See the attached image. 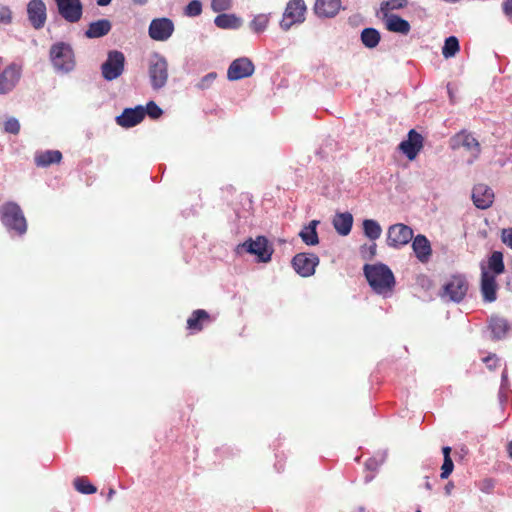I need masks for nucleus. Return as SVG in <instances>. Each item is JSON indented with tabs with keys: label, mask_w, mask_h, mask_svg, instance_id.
Returning <instances> with one entry per match:
<instances>
[{
	"label": "nucleus",
	"mask_w": 512,
	"mask_h": 512,
	"mask_svg": "<svg viewBox=\"0 0 512 512\" xmlns=\"http://www.w3.org/2000/svg\"><path fill=\"white\" fill-rule=\"evenodd\" d=\"M363 271L375 293L386 295L392 292L395 286V277L387 265L383 263L365 264Z\"/></svg>",
	"instance_id": "obj_1"
},
{
	"label": "nucleus",
	"mask_w": 512,
	"mask_h": 512,
	"mask_svg": "<svg viewBox=\"0 0 512 512\" xmlns=\"http://www.w3.org/2000/svg\"><path fill=\"white\" fill-rule=\"evenodd\" d=\"M0 219L8 230L23 235L27 231V221L20 206L15 202H6L0 207Z\"/></svg>",
	"instance_id": "obj_2"
},
{
	"label": "nucleus",
	"mask_w": 512,
	"mask_h": 512,
	"mask_svg": "<svg viewBox=\"0 0 512 512\" xmlns=\"http://www.w3.org/2000/svg\"><path fill=\"white\" fill-rule=\"evenodd\" d=\"M50 58L54 68L61 72H70L75 67V56L71 46L64 42L52 45Z\"/></svg>",
	"instance_id": "obj_3"
},
{
	"label": "nucleus",
	"mask_w": 512,
	"mask_h": 512,
	"mask_svg": "<svg viewBox=\"0 0 512 512\" xmlns=\"http://www.w3.org/2000/svg\"><path fill=\"white\" fill-rule=\"evenodd\" d=\"M148 74L154 90L163 88L168 80V62L159 53H153L148 62Z\"/></svg>",
	"instance_id": "obj_4"
},
{
	"label": "nucleus",
	"mask_w": 512,
	"mask_h": 512,
	"mask_svg": "<svg viewBox=\"0 0 512 512\" xmlns=\"http://www.w3.org/2000/svg\"><path fill=\"white\" fill-rule=\"evenodd\" d=\"M306 11L307 7L303 0H290L280 21L281 29L288 31L293 25L303 23Z\"/></svg>",
	"instance_id": "obj_5"
},
{
	"label": "nucleus",
	"mask_w": 512,
	"mask_h": 512,
	"mask_svg": "<svg viewBox=\"0 0 512 512\" xmlns=\"http://www.w3.org/2000/svg\"><path fill=\"white\" fill-rule=\"evenodd\" d=\"M414 236L413 229L403 223H396L389 226L387 230L386 243L394 249H401L406 246Z\"/></svg>",
	"instance_id": "obj_6"
},
{
	"label": "nucleus",
	"mask_w": 512,
	"mask_h": 512,
	"mask_svg": "<svg viewBox=\"0 0 512 512\" xmlns=\"http://www.w3.org/2000/svg\"><path fill=\"white\" fill-rule=\"evenodd\" d=\"M468 288L469 284L464 276L454 275L443 285L440 296L454 302H460L466 296Z\"/></svg>",
	"instance_id": "obj_7"
},
{
	"label": "nucleus",
	"mask_w": 512,
	"mask_h": 512,
	"mask_svg": "<svg viewBox=\"0 0 512 512\" xmlns=\"http://www.w3.org/2000/svg\"><path fill=\"white\" fill-rule=\"evenodd\" d=\"M125 56L122 52L113 50L108 53L106 61L101 65L102 76L107 81L117 79L124 71Z\"/></svg>",
	"instance_id": "obj_8"
},
{
	"label": "nucleus",
	"mask_w": 512,
	"mask_h": 512,
	"mask_svg": "<svg viewBox=\"0 0 512 512\" xmlns=\"http://www.w3.org/2000/svg\"><path fill=\"white\" fill-rule=\"evenodd\" d=\"M240 247L246 252L256 255L260 262H269L273 254V248L265 236H258L254 240L249 238Z\"/></svg>",
	"instance_id": "obj_9"
},
{
	"label": "nucleus",
	"mask_w": 512,
	"mask_h": 512,
	"mask_svg": "<svg viewBox=\"0 0 512 512\" xmlns=\"http://www.w3.org/2000/svg\"><path fill=\"white\" fill-rule=\"evenodd\" d=\"M450 146L452 149L463 147L470 152L472 155V160L469 161L470 163L477 159L481 153V146L478 140L473 137L471 133L464 130L451 138Z\"/></svg>",
	"instance_id": "obj_10"
},
{
	"label": "nucleus",
	"mask_w": 512,
	"mask_h": 512,
	"mask_svg": "<svg viewBox=\"0 0 512 512\" xmlns=\"http://www.w3.org/2000/svg\"><path fill=\"white\" fill-rule=\"evenodd\" d=\"M59 15L69 23H77L82 18L83 5L81 0H54Z\"/></svg>",
	"instance_id": "obj_11"
},
{
	"label": "nucleus",
	"mask_w": 512,
	"mask_h": 512,
	"mask_svg": "<svg viewBox=\"0 0 512 512\" xmlns=\"http://www.w3.org/2000/svg\"><path fill=\"white\" fill-rule=\"evenodd\" d=\"M319 258L315 254L299 253L292 259V266L302 277H309L315 273Z\"/></svg>",
	"instance_id": "obj_12"
},
{
	"label": "nucleus",
	"mask_w": 512,
	"mask_h": 512,
	"mask_svg": "<svg viewBox=\"0 0 512 512\" xmlns=\"http://www.w3.org/2000/svg\"><path fill=\"white\" fill-rule=\"evenodd\" d=\"M148 32L153 40L166 41L174 32V24L169 18H156L151 21Z\"/></svg>",
	"instance_id": "obj_13"
},
{
	"label": "nucleus",
	"mask_w": 512,
	"mask_h": 512,
	"mask_svg": "<svg viewBox=\"0 0 512 512\" xmlns=\"http://www.w3.org/2000/svg\"><path fill=\"white\" fill-rule=\"evenodd\" d=\"M423 142V136L416 130L411 129L408 132L407 139L402 141L398 148L409 160H414L422 150Z\"/></svg>",
	"instance_id": "obj_14"
},
{
	"label": "nucleus",
	"mask_w": 512,
	"mask_h": 512,
	"mask_svg": "<svg viewBox=\"0 0 512 512\" xmlns=\"http://www.w3.org/2000/svg\"><path fill=\"white\" fill-rule=\"evenodd\" d=\"M254 64L249 58L241 57L235 59L229 66L227 78L231 81L250 77L254 73Z\"/></svg>",
	"instance_id": "obj_15"
},
{
	"label": "nucleus",
	"mask_w": 512,
	"mask_h": 512,
	"mask_svg": "<svg viewBox=\"0 0 512 512\" xmlns=\"http://www.w3.org/2000/svg\"><path fill=\"white\" fill-rule=\"evenodd\" d=\"M27 15L34 29L43 28L47 19L45 3L42 0H30L27 4Z\"/></svg>",
	"instance_id": "obj_16"
},
{
	"label": "nucleus",
	"mask_w": 512,
	"mask_h": 512,
	"mask_svg": "<svg viewBox=\"0 0 512 512\" xmlns=\"http://www.w3.org/2000/svg\"><path fill=\"white\" fill-rule=\"evenodd\" d=\"M21 77V67L15 63L8 65L0 73V94L12 91Z\"/></svg>",
	"instance_id": "obj_17"
},
{
	"label": "nucleus",
	"mask_w": 512,
	"mask_h": 512,
	"mask_svg": "<svg viewBox=\"0 0 512 512\" xmlns=\"http://www.w3.org/2000/svg\"><path fill=\"white\" fill-rule=\"evenodd\" d=\"M481 294L485 302H494L497 299L498 285L495 275L491 274L487 268L481 266Z\"/></svg>",
	"instance_id": "obj_18"
},
{
	"label": "nucleus",
	"mask_w": 512,
	"mask_h": 512,
	"mask_svg": "<svg viewBox=\"0 0 512 512\" xmlns=\"http://www.w3.org/2000/svg\"><path fill=\"white\" fill-rule=\"evenodd\" d=\"M145 109L138 105L134 108H125L121 115L116 117V123L123 128H131L143 121Z\"/></svg>",
	"instance_id": "obj_19"
},
{
	"label": "nucleus",
	"mask_w": 512,
	"mask_h": 512,
	"mask_svg": "<svg viewBox=\"0 0 512 512\" xmlns=\"http://www.w3.org/2000/svg\"><path fill=\"white\" fill-rule=\"evenodd\" d=\"M493 190L485 184H477L472 190V200L479 209H488L494 202Z\"/></svg>",
	"instance_id": "obj_20"
},
{
	"label": "nucleus",
	"mask_w": 512,
	"mask_h": 512,
	"mask_svg": "<svg viewBox=\"0 0 512 512\" xmlns=\"http://www.w3.org/2000/svg\"><path fill=\"white\" fill-rule=\"evenodd\" d=\"M412 249L415 253L416 258L421 263H427L432 255L431 243L425 235L418 234L413 236Z\"/></svg>",
	"instance_id": "obj_21"
},
{
	"label": "nucleus",
	"mask_w": 512,
	"mask_h": 512,
	"mask_svg": "<svg viewBox=\"0 0 512 512\" xmlns=\"http://www.w3.org/2000/svg\"><path fill=\"white\" fill-rule=\"evenodd\" d=\"M210 314L204 309L194 310L187 319V329L191 333H198L203 330L204 326L211 323Z\"/></svg>",
	"instance_id": "obj_22"
},
{
	"label": "nucleus",
	"mask_w": 512,
	"mask_h": 512,
	"mask_svg": "<svg viewBox=\"0 0 512 512\" xmlns=\"http://www.w3.org/2000/svg\"><path fill=\"white\" fill-rule=\"evenodd\" d=\"M381 19L390 32L407 35L411 30L409 22L398 15L381 16Z\"/></svg>",
	"instance_id": "obj_23"
},
{
	"label": "nucleus",
	"mask_w": 512,
	"mask_h": 512,
	"mask_svg": "<svg viewBox=\"0 0 512 512\" xmlns=\"http://www.w3.org/2000/svg\"><path fill=\"white\" fill-rule=\"evenodd\" d=\"M340 7L341 0H316L314 11L320 17H334Z\"/></svg>",
	"instance_id": "obj_24"
},
{
	"label": "nucleus",
	"mask_w": 512,
	"mask_h": 512,
	"mask_svg": "<svg viewBox=\"0 0 512 512\" xmlns=\"http://www.w3.org/2000/svg\"><path fill=\"white\" fill-rule=\"evenodd\" d=\"M112 29V23L108 19H99L91 22L85 31V37L89 39L106 36Z\"/></svg>",
	"instance_id": "obj_25"
},
{
	"label": "nucleus",
	"mask_w": 512,
	"mask_h": 512,
	"mask_svg": "<svg viewBox=\"0 0 512 512\" xmlns=\"http://www.w3.org/2000/svg\"><path fill=\"white\" fill-rule=\"evenodd\" d=\"M353 216L349 212L337 213L333 218V226L338 234L346 236L351 232Z\"/></svg>",
	"instance_id": "obj_26"
},
{
	"label": "nucleus",
	"mask_w": 512,
	"mask_h": 512,
	"mask_svg": "<svg viewBox=\"0 0 512 512\" xmlns=\"http://www.w3.org/2000/svg\"><path fill=\"white\" fill-rule=\"evenodd\" d=\"M62 160V153L59 150H46L35 155L34 161L38 167H48L52 164H59Z\"/></svg>",
	"instance_id": "obj_27"
},
{
	"label": "nucleus",
	"mask_w": 512,
	"mask_h": 512,
	"mask_svg": "<svg viewBox=\"0 0 512 512\" xmlns=\"http://www.w3.org/2000/svg\"><path fill=\"white\" fill-rule=\"evenodd\" d=\"M489 328L495 339H502L509 331V324L506 319L500 316H492L489 321Z\"/></svg>",
	"instance_id": "obj_28"
},
{
	"label": "nucleus",
	"mask_w": 512,
	"mask_h": 512,
	"mask_svg": "<svg viewBox=\"0 0 512 512\" xmlns=\"http://www.w3.org/2000/svg\"><path fill=\"white\" fill-rule=\"evenodd\" d=\"M214 23L220 29H238L242 20L234 14L222 13L215 17Z\"/></svg>",
	"instance_id": "obj_29"
},
{
	"label": "nucleus",
	"mask_w": 512,
	"mask_h": 512,
	"mask_svg": "<svg viewBox=\"0 0 512 512\" xmlns=\"http://www.w3.org/2000/svg\"><path fill=\"white\" fill-rule=\"evenodd\" d=\"M318 220H312L307 226H305L299 233L300 238L306 245H317L319 243L317 225Z\"/></svg>",
	"instance_id": "obj_30"
},
{
	"label": "nucleus",
	"mask_w": 512,
	"mask_h": 512,
	"mask_svg": "<svg viewBox=\"0 0 512 512\" xmlns=\"http://www.w3.org/2000/svg\"><path fill=\"white\" fill-rule=\"evenodd\" d=\"M408 5V0H386L381 2L379 11L377 15L381 16H391L393 15L391 12L394 10H400Z\"/></svg>",
	"instance_id": "obj_31"
},
{
	"label": "nucleus",
	"mask_w": 512,
	"mask_h": 512,
	"mask_svg": "<svg viewBox=\"0 0 512 512\" xmlns=\"http://www.w3.org/2000/svg\"><path fill=\"white\" fill-rule=\"evenodd\" d=\"M362 226L364 235L371 241H375L381 236L382 228L376 220L365 219Z\"/></svg>",
	"instance_id": "obj_32"
},
{
	"label": "nucleus",
	"mask_w": 512,
	"mask_h": 512,
	"mask_svg": "<svg viewBox=\"0 0 512 512\" xmlns=\"http://www.w3.org/2000/svg\"><path fill=\"white\" fill-rule=\"evenodd\" d=\"M488 268L493 271L495 275L502 274L505 270V265L503 262V254L500 251L492 252L491 256L488 259Z\"/></svg>",
	"instance_id": "obj_33"
},
{
	"label": "nucleus",
	"mask_w": 512,
	"mask_h": 512,
	"mask_svg": "<svg viewBox=\"0 0 512 512\" xmlns=\"http://www.w3.org/2000/svg\"><path fill=\"white\" fill-rule=\"evenodd\" d=\"M361 40L367 48H374L380 41V33L374 28H365L361 33Z\"/></svg>",
	"instance_id": "obj_34"
},
{
	"label": "nucleus",
	"mask_w": 512,
	"mask_h": 512,
	"mask_svg": "<svg viewBox=\"0 0 512 512\" xmlns=\"http://www.w3.org/2000/svg\"><path fill=\"white\" fill-rule=\"evenodd\" d=\"M459 41L455 36H450L446 38L444 42V46L442 48V55L445 58H451L454 57L457 52L459 51Z\"/></svg>",
	"instance_id": "obj_35"
},
{
	"label": "nucleus",
	"mask_w": 512,
	"mask_h": 512,
	"mask_svg": "<svg viewBox=\"0 0 512 512\" xmlns=\"http://www.w3.org/2000/svg\"><path fill=\"white\" fill-rule=\"evenodd\" d=\"M75 489L82 494H93L97 488L86 477H77L74 480Z\"/></svg>",
	"instance_id": "obj_36"
},
{
	"label": "nucleus",
	"mask_w": 512,
	"mask_h": 512,
	"mask_svg": "<svg viewBox=\"0 0 512 512\" xmlns=\"http://www.w3.org/2000/svg\"><path fill=\"white\" fill-rule=\"evenodd\" d=\"M268 22L269 18L267 15L259 14L251 21L250 27L255 33H261L267 28Z\"/></svg>",
	"instance_id": "obj_37"
},
{
	"label": "nucleus",
	"mask_w": 512,
	"mask_h": 512,
	"mask_svg": "<svg viewBox=\"0 0 512 512\" xmlns=\"http://www.w3.org/2000/svg\"><path fill=\"white\" fill-rule=\"evenodd\" d=\"M376 249H377V245L375 242H373L369 245H367V244L362 245L360 247L361 257L367 261L372 260L376 255Z\"/></svg>",
	"instance_id": "obj_38"
},
{
	"label": "nucleus",
	"mask_w": 512,
	"mask_h": 512,
	"mask_svg": "<svg viewBox=\"0 0 512 512\" xmlns=\"http://www.w3.org/2000/svg\"><path fill=\"white\" fill-rule=\"evenodd\" d=\"M144 109L145 115L147 114L152 119H158L163 114L162 109L154 101H149Z\"/></svg>",
	"instance_id": "obj_39"
},
{
	"label": "nucleus",
	"mask_w": 512,
	"mask_h": 512,
	"mask_svg": "<svg viewBox=\"0 0 512 512\" xmlns=\"http://www.w3.org/2000/svg\"><path fill=\"white\" fill-rule=\"evenodd\" d=\"M202 12V4L198 0H192L185 8V14L189 17L199 16Z\"/></svg>",
	"instance_id": "obj_40"
},
{
	"label": "nucleus",
	"mask_w": 512,
	"mask_h": 512,
	"mask_svg": "<svg viewBox=\"0 0 512 512\" xmlns=\"http://www.w3.org/2000/svg\"><path fill=\"white\" fill-rule=\"evenodd\" d=\"M232 0H211V9L214 12H223L231 9Z\"/></svg>",
	"instance_id": "obj_41"
},
{
	"label": "nucleus",
	"mask_w": 512,
	"mask_h": 512,
	"mask_svg": "<svg viewBox=\"0 0 512 512\" xmlns=\"http://www.w3.org/2000/svg\"><path fill=\"white\" fill-rule=\"evenodd\" d=\"M4 131L17 135L20 132V123L16 118H9L4 122Z\"/></svg>",
	"instance_id": "obj_42"
},
{
	"label": "nucleus",
	"mask_w": 512,
	"mask_h": 512,
	"mask_svg": "<svg viewBox=\"0 0 512 512\" xmlns=\"http://www.w3.org/2000/svg\"><path fill=\"white\" fill-rule=\"evenodd\" d=\"M453 469H454V464H453L451 457L444 458V461H443V464L441 467V474H440L441 479H447L450 476V474L453 472Z\"/></svg>",
	"instance_id": "obj_43"
},
{
	"label": "nucleus",
	"mask_w": 512,
	"mask_h": 512,
	"mask_svg": "<svg viewBox=\"0 0 512 512\" xmlns=\"http://www.w3.org/2000/svg\"><path fill=\"white\" fill-rule=\"evenodd\" d=\"M216 79V73L211 72L205 75L198 83L197 87L199 89H207L210 87L211 83Z\"/></svg>",
	"instance_id": "obj_44"
},
{
	"label": "nucleus",
	"mask_w": 512,
	"mask_h": 512,
	"mask_svg": "<svg viewBox=\"0 0 512 512\" xmlns=\"http://www.w3.org/2000/svg\"><path fill=\"white\" fill-rule=\"evenodd\" d=\"M12 22V11L7 6L0 7V23L10 24Z\"/></svg>",
	"instance_id": "obj_45"
},
{
	"label": "nucleus",
	"mask_w": 512,
	"mask_h": 512,
	"mask_svg": "<svg viewBox=\"0 0 512 512\" xmlns=\"http://www.w3.org/2000/svg\"><path fill=\"white\" fill-rule=\"evenodd\" d=\"M502 241L512 249V228L502 230Z\"/></svg>",
	"instance_id": "obj_46"
},
{
	"label": "nucleus",
	"mask_w": 512,
	"mask_h": 512,
	"mask_svg": "<svg viewBox=\"0 0 512 512\" xmlns=\"http://www.w3.org/2000/svg\"><path fill=\"white\" fill-rule=\"evenodd\" d=\"M489 369H494L499 364V359L495 355L487 356L483 359Z\"/></svg>",
	"instance_id": "obj_47"
},
{
	"label": "nucleus",
	"mask_w": 512,
	"mask_h": 512,
	"mask_svg": "<svg viewBox=\"0 0 512 512\" xmlns=\"http://www.w3.org/2000/svg\"><path fill=\"white\" fill-rule=\"evenodd\" d=\"M503 10L506 15L512 16V0H506L503 4Z\"/></svg>",
	"instance_id": "obj_48"
},
{
	"label": "nucleus",
	"mask_w": 512,
	"mask_h": 512,
	"mask_svg": "<svg viewBox=\"0 0 512 512\" xmlns=\"http://www.w3.org/2000/svg\"><path fill=\"white\" fill-rule=\"evenodd\" d=\"M442 453H443V456L444 458H450V453H451V447L449 446H445L442 448Z\"/></svg>",
	"instance_id": "obj_49"
},
{
	"label": "nucleus",
	"mask_w": 512,
	"mask_h": 512,
	"mask_svg": "<svg viewBox=\"0 0 512 512\" xmlns=\"http://www.w3.org/2000/svg\"><path fill=\"white\" fill-rule=\"evenodd\" d=\"M112 0H97V4L99 6H107L111 3Z\"/></svg>",
	"instance_id": "obj_50"
},
{
	"label": "nucleus",
	"mask_w": 512,
	"mask_h": 512,
	"mask_svg": "<svg viewBox=\"0 0 512 512\" xmlns=\"http://www.w3.org/2000/svg\"><path fill=\"white\" fill-rule=\"evenodd\" d=\"M507 450H508L509 456L512 458V441L508 444Z\"/></svg>",
	"instance_id": "obj_51"
},
{
	"label": "nucleus",
	"mask_w": 512,
	"mask_h": 512,
	"mask_svg": "<svg viewBox=\"0 0 512 512\" xmlns=\"http://www.w3.org/2000/svg\"><path fill=\"white\" fill-rule=\"evenodd\" d=\"M451 487H453V485L450 483L446 485L445 489L447 493H450Z\"/></svg>",
	"instance_id": "obj_52"
},
{
	"label": "nucleus",
	"mask_w": 512,
	"mask_h": 512,
	"mask_svg": "<svg viewBox=\"0 0 512 512\" xmlns=\"http://www.w3.org/2000/svg\"><path fill=\"white\" fill-rule=\"evenodd\" d=\"M115 491L114 489H110L108 493V498L110 499L114 495Z\"/></svg>",
	"instance_id": "obj_53"
},
{
	"label": "nucleus",
	"mask_w": 512,
	"mask_h": 512,
	"mask_svg": "<svg viewBox=\"0 0 512 512\" xmlns=\"http://www.w3.org/2000/svg\"><path fill=\"white\" fill-rule=\"evenodd\" d=\"M136 3L138 4H145L147 2V0H134Z\"/></svg>",
	"instance_id": "obj_54"
},
{
	"label": "nucleus",
	"mask_w": 512,
	"mask_h": 512,
	"mask_svg": "<svg viewBox=\"0 0 512 512\" xmlns=\"http://www.w3.org/2000/svg\"><path fill=\"white\" fill-rule=\"evenodd\" d=\"M506 377H507V376H506V374H505V373H503L502 378H503V379H506Z\"/></svg>",
	"instance_id": "obj_55"
},
{
	"label": "nucleus",
	"mask_w": 512,
	"mask_h": 512,
	"mask_svg": "<svg viewBox=\"0 0 512 512\" xmlns=\"http://www.w3.org/2000/svg\"><path fill=\"white\" fill-rule=\"evenodd\" d=\"M416 512H421L420 510H417Z\"/></svg>",
	"instance_id": "obj_56"
}]
</instances>
